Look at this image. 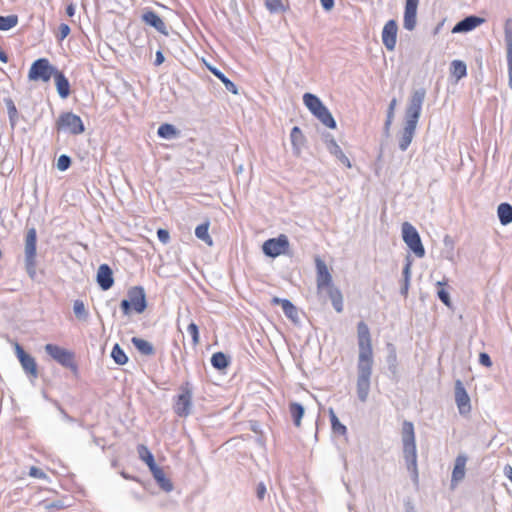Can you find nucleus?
I'll list each match as a JSON object with an SVG mask.
<instances>
[{
  "instance_id": "f257e3e1",
  "label": "nucleus",
  "mask_w": 512,
  "mask_h": 512,
  "mask_svg": "<svg viewBox=\"0 0 512 512\" xmlns=\"http://www.w3.org/2000/svg\"><path fill=\"white\" fill-rule=\"evenodd\" d=\"M358 362H357V396L366 402L370 392V379L373 367V349L368 325L361 321L357 325Z\"/></svg>"
},
{
  "instance_id": "f03ea898",
  "label": "nucleus",
  "mask_w": 512,
  "mask_h": 512,
  "mask_svg": "<svg viewBox=\"0 0 512 512\" xmlns=\"http://www.w3.org/2000/svg\"><path fill=\"white\" fill-rule=\"evenodd\" d=\"M425 97L426 90L419 88L414 90L409 98L405 110L404 127L399 138V149L401 151H406L413 140Z\"/></svg>"
},
{
  "instance_id": "7ed1b4c3",
  "label": "nucleus",
  "mask_w": 512,
  "mask_h": 512,
  "mask_svg": "<svg viewBox=\"0 0 512 512\" xmlns=\"http://www.w3.org/2000/svg\"><path fill=\"white\" fill-rule=\"evenodd\" d=\"M315 265L318 294L326 292L333 308L336 310V312L341 313L343 311V295L339 288L333 284L332 275L329 272L326 263L317 256L315 258Z\"/></svg>"
},
{
  "instance_id": "20e7f679",
  "label": "nucleus",
  "mask_w": 512,
  "mask_h": 512,
  "mask_svg": "<svg viewBox=\"0 0 512 512\" xmlns=\"http://www.w3.org/2000/svg\"><path fill=\"white\" fill-rule=\"evenodd\" d=\"M402 442H403V453L407 464V469L411 470L414 474L415 479L418 478L417 471V453L415 443V432L414 425L410 421H404L402 425Z\"/></svg>"
},
{
  "instance_id": "39448f33",
  "label": "nucleus",
  "mask_w": 512,
  "mask_h": 512,
  "mask_svg": "<svg viewBox=\"0 0 512 512\" xmlns=\"http://www.w3.org/2000/svg\"><path fill=\"white\" fill-rule=\"evenodd\" d=\"M303 102L308 110L326 127L336 128V121L322 101L312 93L303 95Z\"/></svg>"
},
{
  "instance_id": "423d86ee",
  "label": "nucleus",
  "mask_w": 512,
  "mask_h": 512,
  "mask_svg": "<svg viewBox=\"0 0 512 512\" xmlns=\"http://www.w3.org/2000/svg\"><path fill=\"white\" fill-rule=\"evenodd\" d=\"M127 299H123L120 308L125 316H129L131 311L141 314L147 308L146 294L142 286H133L127 292Z\"/></svg>"
},
{
  "instance_id": "0eeeda50",
  "label": "nucleus",
  "mask_w": 512,
  "mask_h": 512,
  "mask_svg": "<svg viewBox=\"0 0 512 512\" xmlns=\"http://www.w3.org/2000/svg\"><path fill=\"white\" fill-rule=\"evenodd\" d=\"M36 242L37 233L35 228H30L25 237V269L31 279L36 277Z\"/></svg>"
},
{
  "instance_id": "6e6552de",
  "label": "nucleus",
  "mask_w": 512,
  "mask_h": 512,
  "mask_svg": "<svg viewBox=\"0 0 512 512\" xmlns=\"http://www.w3.org/2000/svg\"><path fill=\"white\" fill-rule=\"evenodd\" d=\"M402 238L405 244L418 258H423L425 256V248L422 244L420 235L416 228L409 222H404L402 224Z\"/></svg>"
},
{
  "instance_id": "1a4fd4ad",
  "label": "nucleus",
  "mask_w": 512,
  "mask_h": 512,
  "mask_svg": "<svg viewBox=\"0 0 512 512\" xmlns=\"http://www.w3.org/2000/svg\"><path fill=\"white\" fill-rule=\"evenodd\" d=\"M58 69L51 65L46 58L35 60L29 70L28 78L32 81L48 82Z\"/></svg>"
},
{
  "instance_id": "9d476101",
  "label": "nucleus",
  "mask_w": 512,
  "mask_h": 512,
  "mask_svg": "<svg viewBox=\"0 0 512 512\" xmlns=\"http://www.w3.org/2000/svg\"><path fill=\"white\" fill-rule=\"evenodd\" d=\"M56 127L58 131L69 132L73 135H79L85 131L81 118L72 112L62 113L56 121Z\"/></svg>"
},
{
  "instance_id": "9b49d317",
  "label": "nucleus",
  "mask_w": 512,
  "mask_h": 512,
  "mask_svg": "<svg viewBox=\"0 0 512 512\" xmlns=\"http://www.w3.org/2000/svg\"><path fill=\"white\" fill-rule=\"evenodd\" d=\"M181 393L177 396L175 404H174V412L179 417H187L191 414L192 411V398L193 393L190 387V384L186 382L180 388Z\"/></svg>"
},
{
  "instance_id": "f8f14e48",
  "label": "nucleus",
  "mask_w": 512,
  "mask_h": 512,
  "mask_svg": "<svg viewBox=\"0 0 512 512\" xmlns=\"http://www.w3.org/2000/svg\"><path fill=\"white\" fill-rule=\"evenodd\" d=\"M45 351L63 367L70 368L72 370L77 369V366L74 362V354L71 351L55 344H46Z\"/></svg>"
},
{
  "instance_id": "ddd939ff",
  "label": "nucleus",
  "mask_w": 512,
  "mask_h": 512,
  "mask_svg": "<svg viewBox=\"0 0 512 512\" xmlns=\"http://www.w3.org/2000/svg\"><path fill=\"white\" fill-rule=\"evenodd\" d=\"M289 247V241L286 235H279L277 238H271L263 243L262 250L266 256L275 258L284 254Z\"/></svg>"
},
{
  "instance_id": "4468645a",
  "label": "nucleus",
  "mask_w": 512,
  "mask_h": 512,
  "mask_svg": "<svg viewBox=\"0 0 512 512\" xmlns=\"http://www.w3.org/2000/svg\"><path fill=\"white\" fill-rule=\"evenodd\" d=\"M14 347L16 355L24 371L32 375L34 378H36L38 376V373L35 359L29 354H27L19 343L16 342L14 344Z\"/></svg>"
},
{
  "instance_id": "2eb2a0df",
  "label": "nucleus",
  "mask_w": 512,
  "mask_h": 512,
  "mask_svg": "<svg viewBox=\"0 0 512 512\" xmlns=\"http://www.w3.org/2000/svg\"><path fill=\"white\" fill-rule=\"evenodd\" d=\"M455 401L461 415H466L471 411L470 397L464 388L462 382L457 380L455 383Z\"/></svg>"
},
{
  "instance_id": "dca6fc26",
  "label": "nucleus",
  "mask_w": 512,
  "mask_h": 512,
  "mask_svg": "<svg viewBox=\"0 0 512 512\" xmlns=\"http://www.w3.org/2000/svg\"><path fill=\"white\" fill-rule=\"evenodd\" d=\"M504 39L506 44V58L508 65V85L512 89V19H507L504 25Z\"/></svg>"
},
{
  "instance_id": "f3484780",
  "label": "nucleus",
  "mask_w": 512,
  "mask_h": 512,
  "mask_svg": "<svg viewBox=\"0 0 512 512\" xmlns=\"http://www.w3.org/2000/svg\"><path fill=\"white\" fill-rule=\"evenodd\" d=\"M398 26L395 20H389L382 30V42L387 50L393 51L396 46Z\"/></svg>"
},
{
  "instance_id": "a211bd4d",
  "label": "nucleus",
  "mask_w": 512,
  "mask_h": 512,
  "mask_svg": "<svg viewBox=\"0 0 512 512\" xmlns=\"http://www.w3.org/2000/svg\"><path fill=\"white\" fill-rule=\"evenodd\" d=\"M418 3L419 0H405L403 26L408 31H412L416 27Z\"/></svg>"
},
{
  "instance_id": "6ab92c4d",
  "label": "nucleus",
  "mask_w": 512,
  "mask_h": 512,
  "mask_svg": "<svg viewBox=\"0 0 512 512\" xmlns=\"http://www.w3.org/2000/svg\"><path fill=\"white\" fill-rule=\"evenodd\" d=\"M485 22L484 18L470 15L460 20L452 29V33H467Z\"/></svg>"
},
{
  "instance_id": "aec40b11",
  "label": "nucleus",
  "mask_w": 512,
  "mask_h": 512,
  "mask_svg": "<svg viewBox=\"0 0 512 512\" xmlns=\"http://www.w3.org/2000/svg\"><path fill=\"white\" fill-rule=\"evenodd\" d=\"M96 281L103 291H107L113 286V271L108 264H101L99 266Z\"/></svg>"
},
{
  "instance_id": "412c9836",
  "label": "nucleus",
  "mask_w": 512,
  "mask_h": 512,
  "mask_svg": "<svg viewBox=\"0 0 512 512\" xmlns=\"http://www.w3.org/2000/svg\"><path fill=\"white\" fill-rule=\"evenodd\" d=\"M274 305H281L285 316L294 323H298L299 315L296 306L288 299L273 297L271 300Z\"/></svg>"
},
{
  "instance_id": "4be33fe9",
  "label": "nucleus",
  "mask_w": 512,
  "mask_h": 512,
  "mask_svg": "<svg viewBox=\"0 0 512 512\" xmlns=\"http://www.w3.org/2000/svg\"><path fill=\"white\" fill-rule=\"evenodd\" d=\"M467 460L468 458L465 454H459L456 457L451 476L452 485H456L464 479Z\"/></svg>"
},
{
  "instance_id": "5701e85b",
  "label": "nucleus",
  "mask_w": 512,
  "mask_h": 512,
  "mask_svg": "<svg viewBox=\"0 0 512 512\" xmlns=\"http://www.w3.org/2000/svg\"><path fill=\"white\" fill-rule=\"evenodd\" d=\"M142 20L145 24L152 26L161 34L168 35L166 24L154 11L149 10L143 13Z\"/></svg>"
},
{
  "instance_id": "b1692460",
  "label": "nucleus",
  "mask_w": 512,
  "mask_h": 512,
  "mask_svg": "<svg viewBox=\"0 0 512 512\" xmlns=\"http://www.w3.org/2000/svg\"><path fill=\"white\" fill-rule=\"evenodd\" d=\"M53 77L55 79L56 89L59 96L62 99H66L70 95V84L68 79L59 70L56 71Z\"/></svg>"
},
{
  "instance_id": "393cba45",
  "label": "nucleus",
  "mask_w": 512,
  "mask_h": 512,
  "mask_svg": "<svg viewBox=\"0 0 512 512\" xmlns=\"http://www.w3.org/2000/svg\"><path fill=\"white\" fill-rule=\"evenodd\" d=\"M291 144L293 147L294 154L299 156L301 149L305 144L306 138L303 135L301 129L297 126L293 127L290 133Z\"/></svg>"
},
{
  "instance_id": "a878e982",
  "label": "nucleus",
  "mask_w": 512,
  "mask_h": 512,
  "mask_svg": "<svg viewBox=\"0 0 512 512\" xmlns=\"http://www.w3.org/2000/svg\"><path fill=\"white\" fill-rule=\"evenodd\" d=\"M497 215L502 225L512 223V205L506 202L501 203L497 208Z\"/></svg>"
},
{
  "instance_id": "bb28decb",
  "label": "nucleus",
  "mask_w": 512,
  "mask_h": 512,
  "mask_svg": "<svg viewBox=\"0 0 512 512\" xmlns=\"http://www.w3.org/2000/svg\"><path fill=\"white\" fill-rule=\"evenodd\" d=\"M131 342L134 345V347L143 355L151 356L155 353L153 345L147 340L138 337H133L131 339Z\"/></svg>"
},
{
  "instance_id": "cd10ccee",
  "label": "nucleus",
  "mask_w": 512,
  "mask_h": 512,
  "mask_svg": "<svg viewBox=\"0 0 512 512\" xmlns=\"http://www.w3.org/2000/svg\"><path fill=\"white\" fill-rule=\"evenodd\" d=\"M289 412L292 416L294 425L296 427H299L301 425V420L305 413L303 405L297 402H291L289 404Z\"/></svg>"
},
{
  "instance_id": "c85d7f7f",
  "label": "nucleus",
  "mask_w": 512,
  "mask_h": 512,
  "mask_svg": "<svg viewBox=\"0 0 512 512\" xmlns=\"http://www.w3.org/2000/svg\"><path fill=\"white\" fill-rule=\"evenodd\" d=\"M209 70L224 84L226 90L233 94H238L237 86L229 80L219 69L209 66Z\"/></svg>"
},
{
  "instance_id": "c756f323",
  "label": "nucleus",
  "mask_w": 512,
  "mask_h": 512,
  "mask_svg": "<svg viewBox=\"0 0 512 512\" xmlns=\"http://www.w3.org/2000/svg\"><path fill=\"white\" fill-rule=\"evenodd\" d=\"M211 364L217 370H223L230 364L229 357L223 352H216L211 357Z\"/></svg>"
},
{
  "instance_id": "7c9ffc66",
  "label": "nucleus",
  "mask_w": 512,
  "mask_h": 512,
  "mask_svg": "<svg viewBox=\"0 0 512 512\" xmlns=\"http://www.w3.org/2000/svg\"><path fill=\"white\" fill-rule=\"evenodd\" d=\"M208 230H209V222L207 221V222L202 223L196 227L195 235L198 239L205 242L208 246H212L213 240L210 237Z\"/></svg>"
},
{
  "instance_id": "2f4dec72",
  "label": "nucleus",
  "mask_w": 512,
  "mask_h": 512,
  "mask_svg": "<svg viewBox=\"0 0 512 512\" xmlns=\"http://www.w3.org/2000/svg\"><path fill=\"white\" fill-rule=\"evenodd\" d=\"M396 105H397V99L393 98L389 103V106L387 109L386 121L384 123V134L387 137L390 135V127H391L393 119H394Z\"/></svg>"
},
{
  "instance_id": "473e14b6",
  "label": "nucleus",
  "mask_w": 512,
  "mask_h": 512,
  "mask_svg": "<svg viewBox=\"0 0 512 512\" xmlns=\"http://www.w3.org/2000/svg\"><path fill=\"white\" fill-rule=\"evenodd\" d=\"M153 477L163 491L171 492L173 490V484L171 480L166 477L163 470L156 471L155 476Z\"/></svg>"
},
{
  "instance_id": "72a5a7b5",
  "label": "nucleus",
  "mask_w": 512,
  "mask_h": 512,
  "mask_svg": "<svg viewBox=\"0 0 512 512\" xmlns=\"http://www.w3.org/2000/svg\"><path fill=\"white\" fill-rule=\"evenodd\" d=\"M73 312L76 318L80 321H87L89 317V312L85 307V304L82 300H75L73 303Z\"/></svg>"
},
{
  "instance_id": "f704fd0d",
  "label": "nucleus",
  "mask_w": 512,
  "mask_h": 512,
  "mask_svg": "<svg viewBox=\"0 0 512 512\" xmlns=\"http://www.w3.org/2000/svg\"><path fill=\"white\" fill-rule=\"evenodd\" d=\"M388 355L386 358L388 369L395 374L397 371V354L396 348L392 343L387 344Z\"/></svg>"
},
{
  "instance_id": "c9c22d12",
  "label": "nucleus",
  "mask_w": 512,
  "mask_h": 512,
  "mask_svg": "<svg viewBox=\"0 0 512 512\" xmlns=\"http://www.w3.org/2000/svg\"><path fill=\"white\" fill-rule=\"evenodd\" d=\"M451 73L456 78V80H460L465 77L467 74L466 64L461 60H454L451 63Z\"/></svg>"
},
{
  "instance_id": "e433bc0d",
  "label": "nucleus",
  "mask_w": 512,
  "mask_h": 512,
  "mask_svg": "<svg viewBox=\"0 0 512 512\" xmlns=\"http://www.w3.org/2000/svg\"><path fill=\"white\" fill-rule=\"evenodd\" d=\"M157 133L161 138L172 139L178 135V130L174 125L165 123L159 126Z\"/></svg>"
},
{
  "instance_id": "4c0bfd02",
  "label": "nucleus",
  "mask_w": 512,
  "mask_h": 512,
  "mask_svg": "<svg viewBox=\"0 0 512 512\" xmlns=\"http://www.w3.org/2000/svg\"><path fill=\"white\" fill-rule=\"evenodd\" d=\"M329 416L331 421V427L334 433L345 435L347 432V428L345 425H343L338 417L336 416L334 410L332 408L329 409Z\"/></svg>"
},
{
  "instance_id": "58836bf2",
  "label": "nucleus",
  "mask_w": 512,
  "mask_h": 512,
  "mask_svg": "<svg viewBox=\"0 0 512 512\" xmlns=\"http://www.w3.org/2000/svg\"><path fill=\"white\" fill-rule=\"evenodd\" d=\"M332 155H334L343 165L350 168L351 162L348 159V157L343 153L340 146L337 144V142H332L331 150L329 151Z\"/></svg>"
},
{
  "instance_id": "ea45409f",
  "label": "nucleus",
  "mask_w": 512,
  "mask_h": 512,
  "mask_svg": "<svg viewBox=\"0 0 512 512\" xmlns=\"http://www.w3.org/2000/svg\"><path fill=\"white\" fill-rule=\"evenodd\" d=\"M18 24V16L11 14L8 16H0V30L7 31Z\"/></svg>"
},
{
  "instance_id": "a19ab883",
  "label": "nucleus",
  "mask_w": 512,
  "mask_h": 512,
  "mask_svg": "<svg viewBox=\"0 0 512 512\" xmlns=\"http://www.w3.org/2000/svg\"><path fill=\"white\" fill-rule=\"evenodd\" d=\"M111 357L118 365H124L128 362V357L119 344H115L112 348Z\"/></svg>"
},
{
  "instance_id": "79ce46f5",
  "label": "nucleus",
  "mask_w": 512,
  "mask_h": 512,
  "mask_svg": "<svg viewBox=\"0 0 512 512\" xmlns=\"http://www.w3.org/2000/svg\"><path fill=\"white\" fill-rule=\"evenodd\" d=\"M5 103H6V107L8 110L10 124L12 127H14L18 120V111H17L16 106H15L14 102L12 101V99H10V98L5 99Z\"/></svg>"
},
{
  "instance_id": "37998d69",
  "label": "nucleus",
  "mask_w": 512,
  "mask_h": 512,
  "mask_svg": "<svg viewBox=\"0 0 512 512\" xmlns=\"http://www.w3.org/2000/svg\"><path fill=\"white\" fill-rule=\"evenodd\" d=\"M138 454L141 460H143L147 465L154 461L153 454L149 451V449L144 445L138 446Z\"/></svg>"
},
{
  "instance_id": "c03bdc74",
  "label": "nucleus",
  "mask_w": 512,
  "mask_h": 512,
  "mask_svg": "<svg viewBox=\"0 0 512 512\" xmlns=\"http://www.w3.org/2000/svg\"><path fill=\"white\" fill-rule=\"evenodd\" d=\"M265 5L271 13H278L285 10L281 0H265Z\"/></svg>"
},
{
  "instance_id": "a18cd8bd",
  "label": "nucleus",
  "mask_w": 512,
  "mask_h": 512,
  "mask_svg": "<svg viewBox=\"0 0 512 512\" xmlns=\"http://www.w3.org/2000/svg\"><path fill=\"white\" fill-rule=\"evenodd\" d=\"M444 244L447 248L445 251V258L452 261L453 260V249H454V242L452 238L448 235L444 237Z\"/></svg>"
},
{
  "instance_id": "49530a36",
  "label": "nucleus",
  "mask_w": 512,
  "mask_h": 512,
  "mask_svg": "<svg viewBox=\"0 0 512 512\" xmlns=\"http://www.w3.org/2000/svg\"><path fill=\"white\" fill-rule=\"evenodd\" d=\"M187 331L189 332V334L192 337L193 345H195V346L198 345L200 342L198 326L194 322H191L188 325Z\"/></svg>"
},
{
  "instance_id": "de8ad7c7",
  "label": "nucleus",
  "mask_w": 512,
  "mask_h": 512,
  "mask_svg": "<svg viewBox=\"0 0 512 512\" xmlns=\"http://www.w3.org/2000/svg\"><path fill=\"white\" fill-rule=\"evenodd\" d=\"M71 165V158L68 155H61L57 160V169L60 171L67 170Z\"/></svg>"
},
{
  "instance_id": "09e8293b",
  "label": "nucleus",
  "mask_w": 512,
  "mask_h": 512,
  "mask_svg": "<svg viewBox=\"0 0 512 512\" xmlns=\"http://www.w3.org/2000/svg\"><path fill=\"white\" fill-rule=\"evenodd\" d=\"M437 295L443 304H445L447 307L451 306V299L448 291H446L444 288H441L438 290Z\"/></svg>"
},
{
  "instance_id": "8fccbe9b",
  "label": "nucleus",
  "mask_w": 512,
  "mask_h": 512,
  "mask_svg": "<svg viewBox=\"0 0 512 512\" xmlns=\"http://www.w3.org/2000/svg\"><path fill=\"white\" fill-rule=\"evenodd\" d=\"M29 476L38 478V479H46L47 478L46 473L43 470H41L40 468L35 467V466L30 467Z\"/></svg>"
},
{
  "instance_id": "3c124183",
  "label": "nucleus",
  "mask_w": 512,
  "mask_h": 512,
  "mask_svg": "<svg viewBox=\"0 0 512 512\" xmlns=\"http://www.w3.org/2000/svg\"><path fill=\"white\" fill-rule=\"evenodd\" d=\"M411 267H412V260L409 256L406 257V263L403 267L402 276L403 279H410L411 278Z\"/></svg>"
},
{
  "instance_id": "603ef678",
  "label": "nucleus",
  "mask_w": 512,
  "mask_h": 512,
  "mask_svg": "<svg viewBox=\"0 0 512 512\" xmlns=\"http://www.w3.org/2000/svg\"><path fill=\"white\" fill-rule=\"evenodd\" d=\"M157 237L160 242H162L163 244H167L170 240L169 231L163 228H159L157 230Z\"/></svg>"
},
{
  "instance_id": "864d4df0",
  "label": "nucleus",
  "mask_w": 512,
  "mask_h": 512,
  "mask_svg": "<svg viewBox=\"0 0 512 512\" xmlns=\"http://www.w3.org/2000/svg\"><path fill=\"white\" fill-rule=\"evenodd\" d=\"M479 362L481 365L485 366V367H490L492 366V361H491V358L490 356L487 354V353H480L479 355Z\"/></svg>"
},
{
  "instance_id": "5fc2aeb1",
  "label": "nucleus",
  "mask_w": 512,
  "mask_h": 512,
  "mask_svg": "<svg viewBox=\"0 0 512 512\" xmlns=\"http://www.w3.org/2000/svg\"><path fill=\"white\" fill-rule=\"evenodd\" d=\"M70 33V27L67 24H60L59 26V39L63 40L66 38Z\"/></svg>"
},
{
  "instance_id": "6e6d98bb",
  "label": "nucleus",
  "mask_w": 512,
  "mask_h": 512,
  "mask_svg": "<svg viewBox=\"0 0 512 512\" xmlns=\"http://www.w3.org/2000/svg\"><path fill=\"white\" fill-rule=\"evenodd\" d=\"M266 486L263 482H260L256 488V495L259 500H263L266 495Z\"/></svg>"
},
{
  "instance_id": "4d7b16f0",
  "label": "nucleus",
  "mask_w": 512,
  "mask_h": 512,
  "mask_svg": "<svg viewBox=\"0 0 512 512\" xmlns=\"http://www.w3.org/2000/svg\"><path fill=\"white\" fill-rule=\"evenodd\" d=\"M409 287H410V279H403V283L400 288V293L402 296L407 297Z\"/></svg>"
},
{
  "instance_id": "13d9d810",
  "label": "nucleus",
  "mask_w": 512,
  "mask_h": 512,
  "mask_svg": "<svg viewBox=\"0 0 512 512\" xmlns=\"http://www.w3.org/2000/svg\"><path fill=\"white\" fill-rule=\"evenodd\" d=\"M321 5L325 11H331L334 8V0H320Z\"/></svg>"
},
{
  "instance_id": "bf43d9fd",
  "label": "nucleus",
  "mask_w": 512,
  "mask_h": 512,
  "mask_svg": "<svg viewBox=\"0 0 512 512\" xmlns=\"http://www.w3.org/2000/svg\"><path fill=\"white\" fill-rule=\"evenodd\" d=\"M324 141H325L326 148L328 149V151L331 150L332 142H336L334 137L329 133L324 136Z\"/></svg>"
},
{
  "instance_id": "052dcab7",
  "label": "nucleus",
  "mask_w": 512,
  "mask_h": 512,
  "mask_svg": "<svg viewBox=\"0 0 512 512\" xmlns=\"http://www.w3.org/2000/svg\"><path fill=\"white\" fill-rule=\"evenodd\" d=\"M164 60H165V58H164L163 53L161 51H157L154 64L156 66H159L164 62Z\"/></svg>"
},
{
  "instance_id": "680f3d73",
  "label": "nucleus",
  "mask_w": 512,
  "mask_h": 512,
  "mask_svg": "<svg viewBox=\"0 0 512 512\" xmlns=\"http://www.w3.org/2000/svg\"><path fill=\"white\" fill-rule=\"evenodd\" d=\"M148 467H149V469H150V471H151L153 476H155L156 471H161L162 470V468L157 466V464L155 463V460L152 461V463H149Z\"/></svg>"
},
{
  "instance_id": "e2e57ef3",
  "label": "nucleus",
  "mask_w": 512,
  "mask_h": 512,
  "mask_svg": "<svg viewBox=\"0 0 512 512\" xmlns=\"http://www.w3.org/2000/svg\"><path fill=\"white\" fill-rule=\"evenodd\" d=\"M504 474L512 482V466L506 465L504 467Z\"/></svg>"
},
{
  "instance_id": "0e129e2a",
  "label": "nucleus",
  "mask_w": 512,
  "mask_h": 512,
  "mask_svg": "<svg viewBox=\"0 0 512 512\" xmlns=\"http://www.w3.org/2000/svg\"><path fill=\"white\" fill-rule=\"evenodd\" d=\"M66 13L70 17L74 16V14H75V7H74L73 4H70V5L67 6Z\"/></svg>"
},
{
  "instance_id": "69168bd1",
  "label": "nucleus",
  "mask_w": 512,
  "mask_h": 512,
  "mask_svg": "<svg viewBox=\"0 0 512 512\" xmlns=\"http://www.w3.org/2000/svg\"><path fill=\"white\" fill-rule=\"evenodd\" d=\"M61 412H62V414H63V416H64V418H65V419H67V420H69V421H71V420H72V418H71V417H70V416H69V415H68L64 410H61Z\"/></svg>"
},
{
  "instance_id": "338daca9",
  "label": "nucleus",
  "mask_w": 512,
  "mask_h": 512,
  "mask_svg": "<svg viewBox=\"0 0 512 512\" xmlns=\"http://www.w3.org/2000/svg\"><path fill=\"white\" fill-rule=\"evenodd\" d=\"M49 507H61V505H59L58 503H52L49 505Z\"/></svg>"
},
{
  "instance_id": "774afa93",
  "label": "nucleus",
  "mask_w": 512,
  "mask_h": 512,
  "mask_svg": "<svg viewBox=\"0 0 512 512\" xmlns=\"http://www.w3.org/2000/svg\"><path fill=\"white\" fill-rule=\"evenodd\" d=\"M437 285H438V286H442V285H443V282L438 281V282H437Z\"/></svg>"
}]
</instances>
